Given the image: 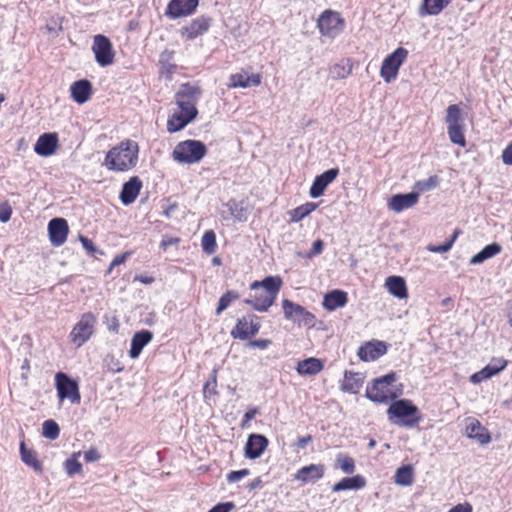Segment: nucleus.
I'll return each instance as SVG.
<instances>
[{"label":"nucleus","instance_id":"obj_1","mask_svg":"<svg viewBox=\"0 0 512 512\" xmlns=\"http://www.w3.org/2000/svg\"><path fill=\"white\" fill-rule=\"evenodd\" d=\"M201 90L198 86L189 83L181 85L175 94V102L179 111H175L169 116L167 121V130L169 133H175L184 129L198 115L196 104L200 98Z\"/></svg>","mask_w":512,"mask_h":512},{"label":"nucleus","instance_id":"obj_2","mask_svg":"<svg viewBox=\"0 0 512 512\" xmlns=\"http://www.w3.org/2000/svg\"><path fill=\"white\" fill-rule=\"evenodd\" d=\"M139 147L132 140H126L110 149L104 165L110 171L124 172L133 168L138 160Z\"/></svg>","mask_w":512,"mask_h":512},{"label":"nucleus","instance_id":"obj_3","mask_svg":"<svg viewBox=\"0 0 512 512\" xmlns=\"http://www.w3.org/2000/svg\"><path fill=\"white\" fill-rule=\"evenodd\" d=\"M389 420L400 426L414 427L420 422L418 408L407 399L394 401L387 410Z\"/></svg>","mask_w":512,"mask_h":512},{"label":"nucleus","instance_id":"obj_4","mask_svg":"<svg viewBox=\"0 0 512 512\" xmlns=\"http://www.w3.org/2000/svg\"><path fill=\"white\" fill-rule=\"evenodd\" d=\"M207 153L205 144L199 140H185L179 142L172 157L178 163L194 164L201 161Z\"/></svg>","mask_w":512,"mask_h":512},{"label":"nucleus","instance_id":"obj_5","mask_svg":"<svg viewBox=\"0 0 512 512\" xmlns=\"http://www.w3.org/2000/svg\"><path fill=\"white\" fill-rule=\"evenodd\" d=\"M95 324L96 317L90 312L84 313L70 333L71 342L77 347H81L94 334Z\"/></svg>","mask_w":512,"mask_h":512},{"label":"nucleus","instance_id":"obj_6","mask_svg":"<svg viewBox=\"0 0 512 512\" xmlns=\"http://www.w3.org/2000/svg\"><path fill=\"white\" fill-rule=\"evenodd\" d=\"M407 56V49L398 47L384 59L381 65L380 75L386 83H391L397 78L399 68L404 63Z\"/></svg>","mask_w":512,"mask_h":512},{"label":"nucleus","instance_id":"obj_7","mask_svg":"<svg viewBox=\"0 0 512 512\" xmlns=\"http://www.w3.org/2000/svg\"><path fill=\"white\" fill-rule=\"evenodd\" d=\"M55 385L58 397L61 401L68 399L72 404L80 403L81 396L76 381L72 380L67 374L58 372L55 375Z\"/></svg>","mask_w":512,"mask_h":512},{"label":"nucleus","instance_id":"obj_8","mask_svg":"<svg viewBox=\"0 0 512 512\" xmlns=\"http://www.w3.org/2000/svg\"><path fill=\"white\" fill-rule=\"evenodd\" d=\"M317 26L323 36L334 38L342 32L344 20L339 13L327 10L319 17Z\"/></svg>","mask_w":512,"mask_h":512},{"label":"nucleus","instance_id":"obj_9","mask_svg":"<svg viewBox=\"0 0 512 512\" xmlns=\"http://www.w3.org/2000/svg\"><path fill=\"white\" fill-rule=\"evenodd\" d=\"M92 50L100 66L107 67L113 63L115 54L108 37L101 34L94 36Z\"/></svg>","mask_w":512,"mask_h":512},{"label":"nucleus","instance_id":"obj_10","mask_svg":"<svg viewBox=\"0 0 512 512\" xmlns=\"http://www.w3.org/2000/svg\"><path fill=\"white\" fill-rule=\"evenodd\" d=\"M259 318L255 315H247L238 319L235 327L231 330L234 339L246 340L256 335L260 330Z\"/></svg>","mask_w":512,"mask_h":512},{"label":"nucleus","instance_id":"obj_11","mask_svg":"<svg viewBox=\"0 0 512 512\" xmlns=\"http://www.w3.org/2000/svg\"><path fill=\"white\" fill-rule=\"evenodd\" d=\"M282 308L284 317L288 320L311 324L315 318L314 315L307 311L303 306L288 299H284L282 301Z\"/></svg>","mask_w":512,"mask_h":512},{"label":"nucleus","instance_id":"obj_12","mask_svg":"<svg viewBox=\"0 0 512 512\" xmlns=\"http://www.w3.org/2000/svg\"><path fill=\"white\" fill-rule=\"evenodd\" d=\"M58 148L59 137L55 132H49L40 135L34 145L35 153L42 157H49L54 155Z\"/></svg>","mask_w":512,"mask_h":512},{"label":"nucleus","instance_id":"obj_13","mask_svg":"<svg viewBox=\"0 0 512 512\" xmlns=\"http://www.w3.org/2000/svg\"><path fill=\"white\" fill-rule=\"evenodd\" d=\"M69 233V226L64 218H53L48 223V234L53 246L63 245Z\"/></svg>","mask_w":512,"mask_h":512},{"label":"nucleus","instance_id":"obj_14","mask_svg":"<svg viewBox=\"0 0 512 512\" xmlns=\"http://www.w3.org/2000/svg\"><path fill=\"white\" fill-rule=\"evenodd\" d=\"M199 0H171L166 9V15L171 19L191 15L197 8Z\"/></svg>","mask_w":512,"mask_h":512},{"label":"nucleus","instance_id":"obj_15","mask_svg":"<svg viewBox=\"0 0 512 512\" xmlns=\"http://www.w3.org/2000/svg\"><path fill=\"white\" fill-rule=\"evenodd\" d=\"M419 192H409L406 194H395L388 201V209L395 213H401L404 210L414 207L419 201Z\"/></svg>","mask_w":512,"mask_h":512},{"label":"nucleus","instance_id":"obj_16","mask_svg":"<svg viewBox=\"0 0 512 512\" xmlns=\"http://www.w3.org/2000/svg\"><path fill=\"white\" fill-rule=\"evenodd\" d=\"M339 175L338 168H331L323 172L322 174L315 177L309 194L312 198H318L323 195L327 186L332 183Z\"/></svg>","mask_w":512,"mask_h":512},{"label":"nucleus","instance_id":"obj_17","mask_svg":"<svg viewBox=\"0 0 512 512\" xmlns=\"http://www.w3.org/2000/svg\"><path fill=\"white\" fill-rule=\"evenodd\" d=\"M387 352V346L382 341H372L361 346L358 350V357L362 361H375Z\"/></svg>","mask_w":512,"mask_h":512},{"label":"nucleus","instance_id":"obj_18","mask_svg":"<svg viewBox=\"0 0 512 512\" xmlns=\"http://www.w3.org/2000/svg\"><path fill=\"white\" fill-rule=\"evenodd\" d=\"M210 23L211 19L209 17L199 16L184 26L181 29V34L189 40L195 39L209 29Z\"/></svg>","mask_w":512,"mask_h":512},{"label":"nucleus","instance_id":"obj_19","mask_svg":"<svg viewBox=\"0 0 512 512\" xmlns=\"http://www.w3.org/2000/svg\"><path fill=\"white\" fill-rule=\"evenodd\" d=\"M268 439L261 434H251L245 445V456L256 459L261 456L268 446Z\"/></svg>","mask_w":512,"mask_h":512},{"label":"nucleus","instance_id":"obj_20","mask_svg":"<svg viewBox=\"0 0 512 512\" xmlns=\"http://www.w3.org/2000/svg\"><path fill=\"white\" fill-rule=\"evenodd\" d=\"M323 464H310L300 468L294 475V479L302 483H314L324 476Z\"/></svg>","mask_w":512,"mask_h":512},{"label":"nucleus","instance_id":"obj_21","mask_svg":"<svg viewBox=\"0 0 512 512\" xmlns=\"http://www.w3.org/2000/svg\"><path fill=\"white\" fill-rule=\"evenodd\" d=\"M249 297L244 300V303L252 306V308L258 312H265L270 306L274 304L273 297H270L262 288L259 290H253Z\"/></svg>","mask_w":512,"mask_h":512},{"label":"nucleus","instance_id":"obj_22","mask_svg":"<svg viewBox=\"0 0 512 512\" xmlns=\"http://www.w3.org/2000/svg\"><path fill=\"white\" fill-rule=\"evenodd\" d=\"M281 286L282 279L279 276H268L262 281H254L251 283L250 290H259V288H262L265 293L270 295V297H273V300L275 301Z\"/></svg>","mask_w":512,"mask_h":512},{"label":"nucleus","instance_id":"obj_23","mask_svg":"<svg viewBox=\"0 0 512 512\" xmlns=\"http://www.w3.org/2000/svg\"><path fill=\"white\" fill-rule=\"evenodd\" d=\"M466 435L471 439L477 440L480 444H487L491 437L481 423L475 418L466 419Z\"/></svg>","mask_w":512,"mask_h":512},{"label":"nucleus","instance_id":"obj_24","mask_svg":"<svg viewBox=\"0 0 512 512\" xmlns=\"http://www.w3.org/2000/svg\"><path fill=\"white\" fill-rule=\"evenodd\" d=\"M72 99L78 104L86 103L92 94V84L87 79L75 81L70 86Z\"/></svg>","mask_w":512,"mask_h":512},{"label":"nucleus","instance_id":"obj_25","mask_svg":"<svg viewBox=\"0 0 512 512\" xmlns=\"http://www.w3.org/2000/svg\"><path fill=\"white\" fill-rule=\"evenodd\" d=\"M142 187V182L138 177H132L129 179V181L125 182L122 186L121 192H120V200L124 205H130L132 204Z\"/></svg>","mask_w":512,"mask_h":512},{"label":"nucleus","instance_id":"obj_26","mask_svg":"<svg viewBox=\"0 0 512 512\" xmlns=\"http://www.w3.org/2000/svg\"><path fill=\"white\" fill-rule=\"evenodd\" d=\"M366 396L373 402L386 403L389 399L395 398L396 395L384 385L378 384L376 380H373L371 386L367 387Z\"/></svg>","mask_w":512,"mask_h":512},{"label":"nucleus","instance_id":"obj_27","mask_svg":"<svg viewBox=\"0 0 512 512\" xmlns=\"http://www.w3.org/2000/svg\"><path fill=\"white\" fill-rule=\"evenodd\" d=\"M153 339V333L149 330H141L136 332L131 339V347L129 350V356L132 359H136L141 354L143 348L151 342Z\"/></svg>","mask_w":512,"mask_h":512},{"label":"nucleus","instance_id":"obj_28","mask_svg":"<svg viewBox=\"0 0 512 512\" xmlns=\"http://www.w3.org/2000/svg\"><path fill=\"white\" fill-rule=\"evenodd\" d=\"M385 287L388 292L398 299H406L408 297L407 285L401 276H389L385 280Z\"/></svg>","mask_w":512,"mask_h":512},{"label":"nucleus","instance_id":"obj_29","mask_svg":"<svg viewBox=\"0 0 512 512\" xmlns=\"http://www.w3.org/2000/svg\"><path fill=\"white\" fill-rule=\"evenodd\" d=\"M366 479L364 476L358 474L352 477H346L332 486L333 492H340L344 490H359L366 486Z\"/></svg>","mask_w":512,"mask_h":512},{"label":"nucleus","instance_id":"obj_30","mask_svg":"<svg viewBox=\"0 0 512 512\" xmlns=\"http://www.w3.org/2000/svg\"><path fill=\"white\" fill-rule=\"evenodd\" d=\"M348 301L347 293L342 290H333L327 293L323 300V306L328 311L344 307Z\"/></svg>","mask_w":512,"mask_h":512},{"label":"nucleus","instance_id":"obj_31","mask_svg":"<svg viewBox=\"0 0 512 512\" xmlns=\"http://www.w3.org/2000/svg\"><path fill=\"white\" fill-rule=\"evenodd\" d=\"M231 87H256L261 83V77L259 74L248 75L246 73H236L230 77Z\"/></svg>","mask_w":512,"mask_h":512},{"label":"nucleus","instance_id":"obj_32","mask_svg":"<svg viewBox=\"0 0 512 512\" xmlns=\"http://www.w3.org/2000/svg\"><path fill=\"white\" fill-rule=\"evenodd\" d=\"M323 369V363L317 358H308L299 361L297 364V372L301 375H315Z\"/></svg>","mask_w":512,"mask_h":512},{"label":"nucleus","instance_id":"obj_33","mask_svg":"<svg viewBox=\"0 0 512 512\" xmlns=\"http://www.w3.org/2000/svg\"><path fill=\"white\" fill-rule=\"evenodd\" d=\"M502 248L501 246L494 242L489 245H486L480 252L475 254L470 259L471 265H477L483 263L485 260L490 259L494 257L495 255L499 254L501 252Z\"/></svg>","mask_w":512,"mask_h":512},{"label":"nucleus","instance_id":"obj_34","mask_svg":"<svg viewBox=\"0 0 512 512\" xmlns=\"http://www.w3.org/2000/svg\"><path fill=\"white\" fill-rule=\"evenodd\" d=\"M450 2L451 0H423L419 14L438 15Z\"/></svg>","mask_w":512,"mask_h":512},{"label":"nucleus","instance_id":"obj_35","mask_svg":"<svg viewBox=\"0 0 512 512\" xmlns=\"http://www.w3.org/2000/svg\"><path fill=\"white\" fill-rule=\"evenodd\" d=\"M230 215L239 222H245L248 218L247 208L243 201L229 200L226 203Z\"/></svg>","mask_w":512,"mask_h":512},{"label":"nucleus","instance_id":"obj_36","mask_svg":"<svg viewBox=\"0 0 512 512\" xmlns=\"http://www.w3.org/2000/svg\"><path fill=\"white\" fill-rule=\"evenodd\" d=\"M20 454L22 461L32 467L37 472H42V466L39 460L37 459V454L34 450L27 449L24 442L20 444Z\"/></svg>","mask_w":512,"mask_h":512},{"label":"nucleus","instance_id":"obj_37","mask_svg":"<svg viewBox=\"0 0 512 512\" xmlns=\"http://www.w3.org/2000/svg\"><path fill=\"white\" fill-rule=\"evenodd\" d=\"M362 386V379L358 373L345 371L342 390L349 393H357Z\"/></svg>","mask_w":512,"mask_h":512},{"label":"nucleus","instance_id":"obj_38","mask_svg":"<svg viewBox=\"0 0 512 512\" xmlns=\"http://www.w3.org/2000/svg\"><path fill=\"white\" fill-rule=\"evenodd\" d=\"M504 367H505V362L503 364H501L500 366L487 365L482 370L471 375L470 381L474 384H478V383L482 382L483 380L489 379L492 376L498 374L501 370L504 369Z\"/></svg>","mask_w":512,"mask_h":512},{"label":"nucleus","instance_id":"obj_39","mask_svg":"<svg viewBox=\"0 0 512 512\" xmlns=\"http://www.w3.org/2000/svg\"><path fill=\"white\" fill-rule=\"evenodd\" d=\"M395 483L401 486H409L413 483V468L411 465H404L396 470Z\"/></svg>","mask_w":512,"mask_h":512},{"label":"nucleus","instance_id":"obj_40","mask_svg":"<svg viewBox=\"0 0 512 512\" xmlns=\"http://www.w3.org/2000/svg\"><path fill=\"white\" fill-rule=\"evenodd\" d=\"M445 123L447 127L463 125L462 111L457 104H452L447 107Z\"/></svg>","mask_w":512,"mask_h":512},{"label":"nucleus","instance_id":"obj_41","mask_svg":"<svg viewBox=\"0 0 512 512\" xmlns=\"http://www.w3.org/2000/svg\"><path fill=\"white\" fill-rule=\"evenodd\" d=\"M335 468L341 469L345 474H352L355 471V461L352 457L339 453L336 456Z\"/></svg>","mask_w":512,"mask_h":512},{"label":"nucleus","instance_id":"obj_42","mask_svg":"<svg viewBox=\"0 0 512 512\" xmlns=\"http://www.w3.org/2000/svg\"><path fill=\"white\" fill-rule=\"evenodd\" d=\"M317 208V204L309 202L290 211L291 220L298 222Z\"/></svg>","mask_w":512,"mask_h":512},{"label":"nucleus","instance_id":"obj_43","mask_svg":"<svg viewBox=\"0 0 512 512\" xmlns=\"http://www.w3.org/2000/svg\"><path fill=\"white\" fill-rule=\"evenodd\" d=\"M447 133L452 143L461 147L466 146V139L464 136V125L447 127Z\"/></svg>","mask_w":512,"mask_h":512},{"label":"nucleus","instance_id":"obj_44","mask_svg":"<svg viewBox=\"0 0 512 512\" xmlns=\"http://www.w3.org/2000/svg\"><path fill=\"white\" fill-rule=\"evenodd\" d=\"M201 246L205 253L213 254L216 250V235L213 230L204 233L201 240Z\"/></svg>","mask_w":512,"mask_h":512},{"label":"nucleus","instance_id":"obj_45","mask_svg":"<svg viewBox=\"0 0 512 512\" xmlns=\"http://www.w3.org/2000/svg\"><path fill=\"white\" fill-rule=\"evenodd\" d=\"M239 298V294L236 291L228 290L224 293L218 302V306L216 308V315H220L225 309H227L232 301Z\"/></svg>","mask_w":512,"mask_h":512},{"label":"nucleus","instance_id":"obj_46","mask_svg":"<svg viewBox=\"0 0 512 512\" xmlns=\"http://www.w3.org/2000/svg\"><path fill=\"white\" fill-rule=\"evenodd\" d=\"M60 433L59 425L52 419L44 421L42 424V434L45 438L55 440Z\"/></svg>","mask_w":512,"mask_h":512},{"label":"nucleus","instance_id":"obj_47","mask_svg":"<svg viewBox=\"0 0 512 512\" xmlns=\"http://www.w3.org/2000/svg\"><path fill=\"white\" fill-rule=\"evenodd\" d=\"M80 454V452L73 453L72 456L65 461L64 468L68 476H73L82 471V465L77 459Z\"/></svg>","mask_w":512,"mask_h":512},{"label":"nucleus","instance_id":"obj_48","mask_svg":"<svg viewBox=\"0 0 512 512\" xmlns=\"http://www.w3.org/2000/svg\"><path fill=\"white\" fill-rule=\"evenodd\" d=\"M352 71V65L348 62L346 64H335L331 68V75L334 79H344L350 75Z\"/></svg>","mask_w":512,"mask_h":512},{"label":"nucleus","instance_id":"obj_49","mask_svg":"<svg viewBox=\"0 0 512 512\" xmlns=\"http://www.w3.org/2000/svg\"><path fill=\"white\" fill-rule=\"evenodd\" d=\"M439 184V180L437 176H430L429 178L425 180H421L416 182L415 188L418 189V191L425 192L430 191L434 188H436Z\"/></svg>","mask_w":512,"mask_h":512},{"label":"nucleus","instance_id":"obj_50","mask_svg":"<svg viewBox=\"0 0 512 512\" xmlns=\"http://www.w3.org/2000/svg\"><path fill=\"white\" fill-rule=\"evenodd\" d=\"M217 371L213 370L211 380L207 381L203 387V394L205 398H210L217 394Z\"/></svg>","mask_w":512,"mask_h":512},{"label":"nucleus","instance_id":"obj_51","mask_svg":"<svg viewBox=\"0 0 512 512\" xmlns=\"http://www.w3.org/2000/svg\"><path fill=\"white\" fill-rule=\"evenodd\" d=\"M250 474V471L248 469H241L237 471H231L227 474V481L228 483H235L240 481L242 478L248 476Z\"/></svg>","mask_w":512,"mask_h":512},{"label":"nucleus","instance_id":"obj_52","mask_svg":"<svg viewBox=\"0 0 512 512\" xmlns=\"http://www.w3.org/2000/svg\"><path fill=\"white\" fill-rule=\"evenodd\" d=\"M12 208L8 203L0 205V221L6 223L11 219Z\"/></svg>","mask_w":512,"mask_h":512},{"label":"nucleus","instance_id":"obj_53","mask_svg":"<svg viewBox=\"0 0 512 512\" xmlns=\"http://www.w3.org/2000/svg\"><path fill=\"white\" fill-rule=\"evenodd\" d=\"M234 508L235 504L233 502H224L216 504L208 512H230Z\"/></svg>","mask_w":512,"mask_h":512},{"label":"nucleus","instance_id":"obj_54","mask_svg":"<svg viewBox=\"0 0 512 512\" xmlns=\"http://www.w3.org/2000/svg\"><path fill=\"white\" fill-rule=\"evenodd\" d=\"M378 384L384 385L387 388H390V385L395 382L396 380V374L394 372L388 373L382 377L375 379Z\"/></svg>","mask_w":512,"mask_h":512},{"label":"nucleus","instance_id":"obj_55","mask_svg":"<svg viewBox=\"0 0 512 512\" xmlns=\"http://www.w3.org/2000/svg\"><path fill=\"white\" fill-rule=\"evenodd\" d=\"M501 159L505 165L512 166V142L502 151Z\"/></svg>","mask_w":512,"mask_h":512},{"label":"nucleus","instance_id":"obj_56","mask_svg":"<svg viewBox=\"0 0 512 512\" xmlns=\"http://www.w3.org/2000/svg\"><path fill=\"white\" fill-rule=\"evenodd\" d=\"M172 55H173V53L171 51H168V50H165L160 55V63L168 71L173 67V65L170 64V60L172 59Z\"/></svg>","mask_w":512,"mask_h":512},{"label":"nucleus","instance_id":"obj_57","mask_svg":"<svg viewBox=\"0 0 512 512\" xmlns=\"http://www.w3.org/2000/svg\"><path fill=\"white\" fill-rule=\"evenodd\" d=\"M452 248V243L451 242H445L441 245H431L428 247V250L430 252H434V253H446L448 252L450 249Z\"/></svg>","mask_w":512,"mask_h":512},{"label":"nucleus","instance_id":"obj_58","mask_svg":"<svg viewBox=\"0 0 512 512\" xmlns=\"http://www.w3.org/2000/svg\"><path fill=\"white\" fill-rule=\"evenodd\" d=\"M323 248H324V242L322 240L318 239V240L314 241V243L312 245V249L308 253V257L311 258L316 255H319L323 251Z\"/></svg>","mask_w":512,"mask_h":512},{"label":"nucleus","instance_id":"obj_59","mask_svg":"<svg viewBox=\"0 0 512 512\" xmlns=\"http://www.w3.org/2000/svg\"><path fill=\"white\" fill-rule=\"evenodd\" d=\"M84 459L86 462H95L100 459V454L97 449L91 448L84 453Z\"/></svg>","mask_w":512,"mask_h":512},{"label":"nucleus","instance_id":"obj_60","mask_svg":"<svg viewBox=\"0 0 512 512\" xmlns=\"http://www.w3.org/2000/svg\"><path fill=\"white\" fill-rule=\"evenodd\" d=\"M79 240L82 243L85 250L87 252H89L90 254H93L96 251V248L94 247L93 242L90 239H88L87 237L80 235Z\"/></svg>","mask_w":512,"mask_h":512},{"label":"nucleus","instance_id":"obj_61","mask_svg":"<svg viewBox=\"0 0 512 512\" xmlns=\"http://www.w3.org/2000/svg\"><path fill=\"white\" fill-rule=\"evenodd\" d=\"M271 344L269 339H256L249 342V346L259 349H266Z\"/></svg>","mask_w":512,"mask_h":512},{"label":"nucleus","instance_id":"obj_62","mask_svg":"<svg viewBox=\"0 0 512 512\" xmlns=\"http://www.w3.org/2000/svg\"><path fill=\"white\" fill-rule=\"evenodd\" d=\"M448 512H472V507L470 504H458Z\"/></svg>","mask_w":512,"mask_h":512},{"label":"nucleus","instance_id":"obj_63","mask_svg":"<svg viewBox=\"0 0 512 512\" xmlns=\"http://www.w3.org/2000/svg\"><path fill=\"white\" fill-rule=\"evenodd\" d=\"M179 242L178 238H167L163 239L160 243V246L166 250L169 246L177 244Z\"/></svg>","mask_w":512,"mask_h":512},{"label":"nucleus","instance_id":"obj_64","mask_svg":"<svg viewBox=\"0 0 512 512\" xmlns=\"http://www.w3.org/2000/svg\"><path fill=\"white\" fill-rule=\"evenodd\" d=\"M262 486V480L260 477L255 478L249 485V490H255L257 488H260Z\"/></svg>","mask_w":512,"mask_h":512}]
</instances>
